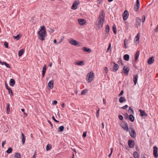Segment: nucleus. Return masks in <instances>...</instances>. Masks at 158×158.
Wrapping results in <instances>:
<instances>
[{
	"instance_id": "obj_1",
	"label": "nucleus",
	"mask_w": 158,
	"mask_h": 158,
	"mask_svg": "<svg viewBox=\"0 0 158 158\" xmlns=\"http://www.w3.org/2000/svg\"><path fill=\"white\" fill-rule=\"evenodd\" d=\"M105 16L103 10H102L95 23L97 30L100 29L103 27L105 21Z\"/></svg>"
},
{
	"instance_id": "obj_2",
	"label": "nucleus",
	"mask_w": 158,
	"mask_h": 158,
	"mask_svg": "<svg viewBox=\"0 0 158 158\" xmlns=\"http://www.w3.org/2000/svg\"><path fill=\"white\" fill-rule=\"evenodd\" d=\"M39 35V39L41 41L44 40V38L46 36V31L45 27L44 25L41 27V29L38 32Z\"/></svg>"
},
{
	"instance_id": "obj_3",
	"label": "nucleus",
	"mask_w": 158,
	"mask_h": 158,
	"mask_svg": "<svg viewBox=\"0 0 158 158\" xmlns=\"http://www.w3.org/2000/svg\"><path fill=\"white\" fill-rule=\"evenodd\" d=\"M87 77L86 80L88 81V82H91L93 80V77H94V72L93 71H91L89 73H88L87 74Z\"/></svg>"
},
{
	"instance_id": "obj_4",
	"label": "nucleus",
	"mask_w": 158,
	"mask_h": 158,
	"mask_svg": "<svg viewBox=\"0 0 158 158\" xmlns=\"http://www.w3.org/2000/svg\"><path fill=\"white\" fill-rule=\"evenodd\" d=\"M69 43L72 45L75 46H80V44L77 41L73 40L72 38H71L68 40Z\"/></svg>"
},
{
	"instance_id": "obj_5",
	"label": "nucleus",
	"mask_w": 158,
	"mask_h": 158,
	"mask_svg": "<svg viewBox=\"0 0 158 158\" xmlns=\"http://www.w3.org/2000/svg\"><path fill=\"white\" fill-rule=\"evenodd\" d=\"M129 132L130 135L133 138H135L136 136V133L135 131L132 128L129 129Z\"/></svg>"
},
{
	"instance_id": "obj_6",
	"label": "nucleus",
	"mask_w": 158,
	"mask_h": 158,
	"mask_svg": "<svg viewBox=\"0 0 158 158\" xmlns=\"http://www.w3.org/2000/svg\"><path fill=\"white\" fill-rule=\"evenodd\" d=\"M80 4V2L78 1H75L73 3L71 9L73 10H76L77 8V5Z\"/></svg>"
},
{
	"instance_id": "obj_7",
	"label": "nucleus",
	"mask_w": 158,
	"mask_h": 158,
	"mask_svg": "<svg viewBox=\"0 0 158 158\" xmlns=\"http://www.w3.org/2000/svg\"><path fill=\"white\" fill-rule=\"evenodd\" d=\"M158 148L156 146H154L153 148V155L154 157L156 158L158 157Z\"/></svg>"
},
{
	"instance_id": "obj_8",
	"label": "nucleus",
	"mask_w": 158,
	"mask_h": 158,
	"mask_svg": "<svg viewBox=\"0 0 158 158\" xmlns=\"http://www.w3.org/2000/svg\"><path fill=\"white\" fill-rule=\"evenodd\" d=\"M141 20L139 17H137L136 19L135 25L137 27L140 26Z\"/></svg>"
},
{
	"instance_id": "obj_9",
	"label": "nucleus",
	"mask_w": 158,
	"mask_h": 158,
	"mask_svg": "<svg viewBox=\"0 0 158 158\" xmlns=\"http://www.w3.org/2000/svg\"><path fill=\"white\" fill-rule=\"evenodd\" d=\"M129 16L128 12L127 10H125L123 15V17L124 20L127 19Z\"/></svg>"
},
{
	"instance_id": "obj_10",
	"label": "nucleus",
	"mask_w": 158,
	"mask_h": 158,
	"mask_svg": "<svg viewBox=\"0 0 158 158\" xmlns=\"http://www.w3.org/2000/svg\"><path fill=\"white\" fill-rule=\"evenodd\" d=\"M134 10L135 11H137L140 7L139 1H136V3L134 5Z\"/></svg>"
},
{
	"instance_id": "obj_11",
	"label": "nucleus",
	"mask_w": 158,
	"mask_h": 158,
	"mask_svg": "<svg viewBox=\"0 0 158 158\" xmlns=\"http://www.w3.org/2000/svg\"><path fill=\"white\" fill-rule=\"evenodd\" d=\"M123 73L126 75V76H127L129 71V69L128 68L127 66H125L123 67Z\"/></svg>"
},
{
	"instance_id": "obj_12",
	"label": "nucleus",
	"mask_w": 158,
	"mask_h": 158,
	"mask_svg": "<svg viewBox=\"0 0 158 158\" xmlns=\"http://www.w3.org/2000/svg\"><path fill=\"white\" fill-rule=\"evenodd\" d=\"M78 22L79 24L81 25H83L85 24L86 23V21L84 19H78Z\"/></svg>"
},
{
	"instance_id": "obj_13",
	"label": "nucleus",
	"mask_w": 158,
	"mask_h": 158,
	"mask_svg": "<svg viewBox=\"0 0 158 158\" xmlns=\"http://www.w3.org/2000/svg\"><path fill=\"white\" fill-rule=\"evenodd\" d=\"M128 144L130 148H132L134 146L135 142L131 140H129L128 141Z\"/></svg>"
},
{
	"instance_id": "obj_14",
	"label": "nucleus",
	"mask_w": 158,
	"mask_h": 158,
	"mask_svg": "<svg viewBox=\"0 0 158 158\" xmlns=\"http://www.w3.org/2000/svg\"><path fill=\"white\" fill-rule=\"evenodd\" d=\"M138 78V74H136L133 75V81H134V85H136L137 83Z\"/></svg>"
},
{
	"instance_id": "obj_15",
	"label": "nucleus",
	"mask_w": 158,
	"mask_h": 158,
	"mask_svg": "<svg viewBox=\"0 0 158 158\" xmlns=\"http://www.w3.org/2000/svg\"><path fill=\"white\" fill-rule=\"evenodd\" d=\"M113 68L112 69V71L115 72L117 70L118 66V65L116 63H114L113 64Z\"/></svg>"
},
{
	"instance_id": "obj_16",
	"label": "nucleus",
	"mask_w": 158,
	"mask_h": 158,
	"mask_svg": "<svg viewBox=\"0 0 158 158\" xmlns=\"http://www.w3.org/2000/svg\"><path fill=\"white\" fill-rule=\"evenodd\" d=\"M154 57L153 56H152L151 57L149 58L148 60V63L149 64H151L154 62Z\"/></svg>"
},
{
	"instance_id": "obj_17",
	"label": "nucleus",
	"mask_w": 158,
	"mask_h": 158,
	"mask_svg": "<svg viewBox=\"0 0 158 158\" xmlns=\"http://www.w3.org/2000/svg\"><path fill=\"white\" fill-rule=\"evenodd\" d=\"M139 111L140 113V115L141 116H147L148 115L145 112L144 110L140 109Z\"/></svg>"
},
{
	"instance_id": "obj_18",
	"label": "nucleus",
	"mask_w": 158,
	"mask_h": 158,
	"mask_svg": "<svg viewBox=\"0 0 158 158\" xmlns=\"http://www.w3.org/2000/svg\"><path fill=\"white\" fill-rule=\"evenodd\" d=\"M122 127L125 131H128V128L127 124L126 123H122L121 125Z\"/></svg>"
},
{
	"instance_id": "obj_19",
	"label": "nucleus",
	"mask_w": 158,
	"mask_h": 158,
	"mask_svg": "<svg viewBox=\"0 0 158 158\" xmlns=\"http://www.w3.org/2000/svg\"><path fill=\"white\" fill-rule=\"evenodd\" d=\"M48 85L51 89H52L53 87V81L51 80L50 81L48 84Z\"/></svg>"
},
{
	"instance_id": "obj_20",
	"label": "nucleus",
	"mask_w": 158,
	"mask_h": 158,
	"mask_svg": "<svg viewBox=\"0 0 158 158\" xmlns=\"http://www.w3.org/2000/svg\"><path fill=\"white\" fill-rule=\"evenodd\" d=\"M0 64L2 65H3L4 64L8 68H9V69H10V65L9 64H7L6 62H5V61H3V62H2L1 61V60H0Z\"/></svg>"
},
{
	"instance_id": "obj_21",
	"label": "nucleus",
	"mask_w": 158,
	"mask_h": 158,
	"mask_svg": "<svg viewBox=\"0 0 158 158\" xmlns=\"http://www.w3.org/2000/svg\"><path fill=\"white\" fill-rule=\"evenodd\" d=\"M82 50L84 51L87 52L88 53H90L92 52V50L90 48H87L85 47H84L82 48Z\"/></svg>"
},
{
	"instance_id": "obj_22",
	"label": "nucleus",
	"mask_w": 158,
	"mask_h": 158,
	"mask_svg": "<svg viewBox=\"0 0 158 158\" xmlns=\"http://www.w3.org/2000/svg\"><path fill=\"white\" fill-rule=\"evenodd\" d=\"M46 65H45L43 67L42 71V77H44V75L45 73L46 72Z\"/></svg>"
},
{
	"instance_id": "obj_23",
	"label": "nucleus",
	"mask_w": 158,
	"mask_h": 158,
	"mask_svg": "<svg viewBox=\"0 0 158 158\" xmlns=\"http://www.w3.org/2000/svg\"><path fill=\"white\" fill-rule=\"evenodd\" d=\"M24 52V49H22L20 50L18 53V56H21L23 55Z\"/></svg>"
},
{
	"instance_id": "obj_24",
	"label": "nucleus",
	"mask_w": 158,
	"mask_h": 158,
	"mask_svg": "<svg viewBox=\"0 0 158 158\" xmlns=\"http://www.w3.org/2000/svg\"><path fill=\"white\" fill-rule=\"evenodd\" d=\"M15 81L13 79H11L10 82V85L11 86H13L15 84Z\"/></svg>"
},
{
	"instance_id": "obj_25",
	"label": "nucleus",
	"mask_w": 158,
	"mask_h": 158,
	"mask_svg": "<svg viewBox=\"0 0 158 158\" xmlns=\"http://www.w3.org/2000/svg\"><path fill=\"white\" fill-rule=\"evenodd\" d=\"M139 51H137L135 53V62L137 60L139 57Z\"/></svg>"
},
{
	"instance_id": "obj_26",
	"label": "nucleus",
	"mask_w": 158,
	"mask_h": 158,
	"mask_svg": "<svg viewBox=\"0 0 158 158\" xmlns=\"http://www.w3.org/2000/svg\"><path fill=\"white\" fill-rule=\"evenodd\" d=\"M110 31V27L108 25H107L106 27H105V31L106 33L107 34H109Z\"/></svg>"
},
{
	"instance_id": "obj_27",
	"label": "nucleus",
	"mask_w": 158,
	"mask_h": 158,
	"mask_svg": "<svg viewBox=\"0 0 158 158\" xmlns=\"http://www.w3.org/2000/svg\"><path fill=\"white\" fill-rule=\"evenodd\" d=\"M21 135L22 136V140L23 144L25 142V137L23 133H22Z\"/></svg>"
},
{
	"instance_id": "obj_28",
	"label": "nucleus",
	"mask_w": 158,
	"mask_h": 158,
	"mask_svg": "<svg viewBox=\"0 0 158 158\" xmlns=\"http://www.w3.org/2000/svg\"><path fill=\"white\" fill-rule=\"evenodd\" d=\"M75 64L77 65H84L83 62V61H78L75 63Z\"/></svg>"
},
{
	"instance_id": "obj_29",
	"label": "nucleus",
	"mask_w": 158,
	"mask_h": 158,
	"mask_svg": "<svg viewBox=\"0 0 158 158\" xmlns=\"http://www.w3.org/2000/svg\"><path fill=\"white\" fill-rule=\"evenodd\" d=\"M123 58L126 61H128L129 60V56L128 54H125L123 56Z\"/></svg>"
},
{
	"instance_id": "obj_30",
	"label": "nucleus",
	"mask_w": 158,
	"mask_h": 158,
	"mask_svg": "<svg viewBox=\"0 0 158 158\" xmlns=\"http://www.w3.org/2000/svg\"><path fill=\"white\" fill-rule=\"evenodd\" d=\"M125 101L126 99L124 97H120L119 99V102L121 103H122L123 102H125Z\"/></svg>"
},
{
	"instance_id": "obj_31",
	"label": "nucleus",
	"mask_w": 158,
	"mask_h": 158,
	"mask_svg": "<svg viewBox=\"0 0 158 158\" xmlns=\"http://www.w3.org/2000/svg\"><path fill=\"white\" fill-rule=\"evenodd\" d=\"M64 127L63 126H61L58 128V132H62L64 130Z\"/></svg>"
},
{
	"instance_id": "obj_32",
	"label": "nucleus",
	"mask_w": 158,
	"mask_h": 158,
	"mask_svg": "<svg viewBox=\"0 0 158 158\" xmlns=\"http://www.w3.org/2000/svg\"><path fill=\"white\" fill-rule=\"evenodd\" d=\"M112 30H113V31L114 33L115 34H116V32H117V30H116V26L115 24H114L113 26Z\"/></svg>"
},
{
	"instance_id": "obj_33",
	"label": "nucleus",
	"mask_w": 158,
	"mask_h": 158,
	"mask_svg": "<svg viewBox=\"0 0 158 158\" xmlns=\"http://www.w3.org/2000/svg\"><path fill=\"white\" fill-rule=\"evenodd\" d=\"M140 37V34L139 33H138L136 36L135 39V40L136 41H138L139 40V38Z\"/></svg>"
},
{
	"instance_id": "obj_34",
	"label": "nucleus",
	"mask_w": 158,
	"mask_h": 158,
	"mask_svg": "<svg viewBox=\"0 0 158 158\" xmlns=\"http://www.w3.org/2000/svg\"><path fill=\"white\" fill-rule=\"evenodd\" d=\"M129 119L131 122H133L134 121V116L132 115L131 114L129 115Z\"/></svg>"
},
{
	"instance_id": "obj_35",
	"label": "nucleus",
	"mask_w": 158,
	"mask_h": 158,
	"mask_svg": "<svg viewBox=\"0 0 158 158\" xmlns=\"http://www.w3.org/2000/svg\"><path fill=\"white\" fill-rule=\"evenodd\" d=\"M133 155L135 158H139L138 154L136 152H134Z\"/></svg>"
},
{
	"instance_id": "obj_36",
	"label": "nucleus",
	"mask_w": 158,
	"mask_h": 158,
	"mask_svg": "<svg viewBox=\"0 0 158 158\" xmlns=\"http://www.w3.org/2000/svg\"><path fill=\"white\" fill-rule=\"evenodd\" d=\"M15 158H21L20 155L19 153H16L15 155Z\"/></svg>"
},
{
	"instance_id": "obj_37",
	"label": "nucleus",
	"mask_w": 158,
	"mask_h": 158,
	"mask_svg": "<svg viewBox=\"0 0 158 158\" xmlns=\"http://www.w3.org/2000/svg\"><path fill=\"white\" fill-rule=\"evenodd\" d=\"M12 151V149L11 148H9L6 151V152L8 153H11Z\"/></svg>"
},
{
	"instance_id": "obj_38",
	"label": "nucleus",
	"mask_w": 158,
	"mask_h": 158,
	"mask_svg": "<svg viewBox=\"0 0 158 158\" xmlns=\"http://www.w3.org/2000/svg\"><path fill=\"white\" fill-rule=\"evenodd\" d=\"M10 111V105L9 104H7V113L9 114Z\"/></svg>"
},
{
	"instance_id": "obj_39",
	"label": "nucleus",
	"mask_w": 158,
	"mask_h": 158,
	"mask_svg": "<svg viewBox=\"0 0 158 158\" xmlns=\"http://www.w3.org/2000/svg\"><path fill=\"white\" fill-rule=\"evenodd\" d=\"M87 91L88 90L87 89H85L82 90L81 93V94L82 95H84L85 94Z\"/></svg>"
},
{
	"instance_id": "obj_40",
	"label": "nucleus",
	"mask_w": 158,
	"mask_h": 158,
	"mask_svg": "<svg viewBox=\"0 0 158 158\" xmlns=\"http://www.w3.org/2000/svg\"><path fill=\"white\" fill-rule=\"evenodd\" d=\"M20 35H18L16 36H13V37L15 39H16L17 40H19L20 38V37L19 36Z\"/></svg>"
},
{
	"instance_id": "obj_41",
	"label": "nucleus",
	"mask_w": 158,
	"mask_h": 158,
	"mask_svg": "<svg viewBox=\"0 0 158 158\" xmlns=\"http://www.w3.org/2000/svg\"><path fill=\"white\" fill-rule=\"evenodd\" d=\"M51 146L49 144H48L46 146V150L47 151H48L50 150L51 149Z\"/></svg>"
},
{
	"instance_id": "obj_42",
	"label": "nucleus",
	"mask_w": 158,
	"mask_h": 158,
	"mask_svg": "<svg viewBox=\"0 0 158 158\" xmlns=\"http://www.w3.org/2000/svg\"><path fill=\"white\" fill-rule=\"evenodd\" d=\"M7 90L8 91L9 93V94H10V93H11V95L13 96V93L12 92V91L11 90V89L10 88L8 89Z\"/></svg>"
},
{
	"instance_id": "obj_43",
	"label": "nucleus",
	"mask_w": 158,
	"mask_h": 158,
	"mask_svg": "<svg viewBox=\"0 0 158 158\" xmlns=\"http://www.w3.org/2000/svg\"><path fill=\"white\" fill-rule=\"evenodd\" d=\"M54 31V29L52 28H50L49 30V31L51 33H52Z\"/></svg>"
},
{
	"instance_id": "obj_44",
	"label": "nucleus",
	"mask_w": 158,
	"mask_h": 158,
	"mask_svg": "<svg viewBox=\"0 0 158 158\" xmlns=\"http://www.w3.org/2000/svg\"><path fill=\"white\" fill-rule=\"evenodd\" d=\"M145 20V17L144 15H143L142 18V22L144 23Z\"/></svg>"
},
{
	"instance_id": "obj_45",
	"label": "nucleus",
	"mask_w": 158,
	"mask_h": 158,
	"mask_svg": "<svg viewBox=\"0 0 158 158\" xmlns=\"http://www.w3.org/2000/svg\"><path fill=\"white\" fill-rule=\"evenodd\" d=\"M113 150V148H110L111 152L108 155V157H110L111 156V154L112 153Z\"/></svg>"
},
{
	"instance_id": "obj_46",
	"label": "nucleus",
	"mask_w": 158,
	"mask_h": 158,
	"mask_svg": "<svg viewBox=\"0 0 158 158\" xmlns=\"http://www.w3.org/2000/svg\"><path fill=\"white\" fill-rule=\"evenodd\" d=\"M127 42V40L126 39L124 41V44L125 47L126 48H127V46H126V43Z\"/></svg>"
},
{
	"instance_id": "obj_47",
	"label": "nucleus",
	"mask_w": 158,
	"mask_h": 158,
	"mask_svg": "<svg viewBox=\"0 0 158 158\" xmlns=\"http://www.w3.org/2000/svg\"><path fill=\"white\" fill-rule=\"evenodd\" d=\"M4 45L6 48H7L8 47V43L7 42H5L4 43Z\"/></svg>"
},
{
	"instance_id": "obj_48",
	"label": "nucleus",
	"mask_w": 158,
	"mask_h": 158,
	"mask_svg": "<svg viewBox=\"0 0 158 158\" xmlns=\"http://www.w3.org/2000/svg\"><path fill=\"white\" fill-rule=\"evenodd\" d=\"M99 109H98V110L97 113H96V116L97 118H98L99 116Z\"/></svg>"
},
{
	"instance_id": "obj_49",
	"label": "nucleus",
	"mask_w": 158,
	"mask_h": 158,
	"mask_svg": "<svg viewBox=\"0 0 158 158\" xmlns=\"http://www.w3.org/2000/svg\"><path fill=\"white\" fill-rule=\"evenodd\" d=\"M104 71L106 73H107L108 71V69L107 67H105L104 69Z\"/></svg>"
},
{
	"instance_id": "obj_50",
	"label": "nucleus",
	"mask_w": 158,
	"mask_h": 158,
	"mask_svg": "<svg viewBox=\"0 0 158 158\" xmlns=\"http://www.w3.org/2000/svg\"><path fill=\"white\" fill-rule=\"evenodd\" d=\"M86 133L87 132L86 131H85L83 132L82 136L84 137H85L86 136Z\"/></svg>"
},
{
	"instance_id": "obj_51",
	"label": "nucleus",
	"mask_w": 158,
	"mask_h": 158,
	"mask_svg": "<svg viewBox=\"0 0 158 158\" xmlns=\"http://www.w3.org/2000/svg\"><path fill=\"white\" fill-rule=\"evenodd\" d=\"M64 37H62V38H61V39H60V41H59V42H58L57 43L58 44L61 43L63 41V39H64Z\"/></svg>"
},
{
	"instance_id": "obj_52",
	"label": "nucleus",
	"mask_w": 158,
	"mask_h": 158,
	"mask_svg": "<svg viewBox=\"0 0 158 158\" xmlns=\"http://www.w3.org/2000/svg\"><path fill=\"white\" fill-rule=\"evenodd\" d=\"M128 107V106L127 105H126L125 106H123V107H121V108H123V109H125L127 108Z\"/></svg>"
},
{
	"instance_id": "obj_53",
	"label": "nucleus",
	"mask_w": 158,
	"mask_h": 158,
	"mask_svg": "<svg viewBox=\"0 0 158 158\" xmlns=\"http://www.w3.org/2000/svg\"><path fill=\"white\" fill-rule=\"evenodd\" d=\"M52 119L53 120H54V121H55V122H57V123H58V122H59V121H57V120H56L55 119V117H54L53 116H52Z\"/></svg>"
},
{
	"instance_id": "obj_54",
	"label": "nucleus",
	"mask_w": 158,
	"mask_h": 158,
	"mask_svg": "<svg viewBox=\"0 0 158 158\" xmlns=\"http://www.w3.org/2000/svg\"><path fill=\"white\" fill-rule=\"evenodd\" d=\"M110 48H111V44L110 43L109 46H108V47L107 50L106 51V52H107L109 50Z\"/></svg>"
},
{
	"instance_id": "obj_55",
	"label": "nucleus",
	"mask_w": 158,
	"mask_h": 158,
	"mask_svg": "<svg viewBox=\"0 0 158 158\" xmlns=\"http://www.w3.org/2000/svg\"><path fill=\"white\" fill-rule=\"evenodd\" d=\"M57 103V102L56 100H54L52 102V104L54 105H56Z\"/></svg>"
},
{
	"instance_id": "obj_56",
	"label": "nucleus",
	"mask_w": 158,
	"mask_h": 158,
	"mask_svg": "<svg viewBox=\"0 0 158 158\" xmlns=\"http://www.w3.org/2000/svg\"><path fill=\"white\" fill-rule=\"evenodd\" d=\"M6 143V141H4L2 142V146L3 148L4 145Z\"/></svg>"
},
{
	"instance_id": "obj_57",
	"label": "nucleus",
	"mask_w": 158,
	"mask_h": 158,
	"mask_svg": "<svg viewBox=\"0 0 158 158\" xmlns=\"http://www.w3.org/2000/svg\"><path fill=\"white\" fill-rule=\"evenodd\" d=\"M129 110H131V111L133 113L134 112V111H133V109L131 107H129Z\"/></svg>"
},
{
	"instance_id": "obj_58",
	"label": "nucleus",
	"mask_w": 158,
	"mask_h": 158,
	"mask_svg": "<svg viewBox=\"0 0 158 158\" xmlns=\"http://www.w3.org/2000/svg\"><path fill=\"white\" fill-rule=\"evenodd\" d=\"M123 118V116L122 115H119V119L122 120Z\"/></svg>"
},
{
	"instance_id": "obj_59",
	"label": "nucleus",
	"mask_w": 158,
	"mask_h": 158,
	"mask_svg": "<svg viewBox=\"0 0 158 158\" xmlns=\"http://www.w3.org/2000/svg\"><path fill=\"white\" fill-rule=\"evenodd\" d=\"M36 152H35L34 155L33 156L32 158H36Z\"/></svg>"
},
{
	"instance_id": "obj_60",
	"label": "nucleus",
	"mask_w": 158,
	"mask_h": 158,
	"mask_svg": "<svg viewBox=\"0 0 158 158\" xmlns=\"http://www.w3.org/2000/svg\"><path fill=\"white\" fill-rule=\"evenodd\" d=\"M118 98L117 97H116L115 98H114V101L116 102L118 101Z\"/></svg>"
},
{
	"instance_id": "obj_61",
	"label": "nucleus",
	"mask_w": 158,
	"mask_h": 158,
	"mask_svg": "<svg viewBox=\"0 0 158 158\" xmlns=\"http://www.w3.org/2000/svg\"><path fill=\"white\" fill-rule=\"evenodd\" d=\"M48 123H50V124L51 125L52 127L53 128V125H52V123H51V122L50 121L48 120Z\"/></svg>"
},
{
	"instance_id": "obj_62",
	"label": "nucleus",
	"mask_w": 158,
	"mask_h": 158,
	"mask_svg": "<svg viewBox=\"0 0 158 158\" xmlns=\"http://www.w3.org/2000/svg\"><path fill=\"white\" fill-rule=\"evenodd\" d=\"M123 90H122L120 93L119 94V96L122 95L123 94Z\"/></svg>"
},
{
	"instance_id": "obj_63",
	"label": "nucleus",
	"mask_w": 158,
	"mask_h": 158,
	"mask_svg": "<svg viewBox=\"0 0 158 158\" xmlns=\"http://www.w3.org/2000/svg\"><path fill=\"white\" fill-rule=\"evenodd\" d=\"M103 104H104L106 105V101L105 100L104 98H103Z\"/></svg>"
},
{
	"instance_id": "obj_64",
	"label": "nucleus",
	"mask_w": 158,
	"mask_h": 158,
	"mask_svg": "<svg viewBox=\"0 0 158 158\" xmlns=\"http://www.w3.org/2000/svg\"><path fill=\"white\" fill-rule=\"evenodd\" d=\"M5 86H6V89H8L10 88H9L8 87L7 85V84H6H6H5Z\"/></svg>"
}]
</instances>
